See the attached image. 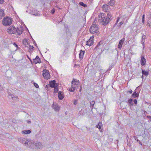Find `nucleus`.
I'll return each mask as SVG.
<instances>
[{
	"instance_id": "obj_1",
	"label": "nucleus",
	"mask_w": 151,
	"mask_h": 151,
	"mask_svg": "<svg viewBox=\"0 0 151 151\" xmlns=\"http://www.w3.org/2000/svg\"><path fill=\"white\" fill-rule=\"evenodd\" d=\"M111 17L110 13L108 14L107 16H105L104 14L102 13L99 16V22L102 23L103 25H105L111 21Z\"/></svg>"
},
{
	"instance_id": "obj_2",
	"label": "nucleus",
	"mask_w": 151,
	"mask_h": 151,
	"mask_svg": "<svg viewBox=\"0 0 151 151\" xmlns=\"http://www.w3.org/2000/svg\"><path fill=\"white\" fill-rule=\"evenodd\" d=\"M43 145L42 144L38 141H31L30 147L33 149H39L42 148Z\"/></svg>"
},
{
	"instance_id": "obj_3",
	"label": "nucleus",
	"mask_w": 151,
	"mask_h": 151,
	"mask_svg": "<svg viewBox=\"0 0 151 151\" xmlns=\"http://www.w3.org/2000/svg\"><path fill=\"white\" fill-rule=\"evenodd\" d=\"M79 81H77L76 79H73L71 82V88H69V91L70 92H73L79 86Z\"/></svg>"
},
{
	"instance_id": "obj_4",
	"label": "nucleus",
	"mask_w": 151,
	"mask_h": 151,
	"mask_svg": "<svg viewBox=\"0 0 151 151\" xmlns=\"http://www.w3.org/2000/svg\"><path fill=\"white\" fill-rule=\"evenodd\" d=\"M18 140L21 143L24 144L26 146L30 147L31 141L29 140L26 138L20 137L18 139Z\"/></svg>"
},
{
	"instance_id": "obj_5",
	"label": "nucleus",
	"mask_w": 151,
	"mask_h": 151,
	"mask_svg": "<svg viewBox=\"0 0 151 151\" xmlns=\"http://www.w3.org/2000/svg\"><path fill=\"white\" fill-rule=\"evenodd\" d=\"M12 20L10 17H7L4 18L2 21V24L5 26L10 25L12 24Z\"/></svg>"
},
{
	"instance_id": "obj_6",
	"label": "nucleus",
	"mask_w": 151,
	"mask_h": 151,
	"mask_svg": "<svg viewBox=\"0 0 151 151\" xmlns=\"http://www.w3.org/2000/svg\"><path fill=\"white\" fill-rule=\"evenodd\" d=\"M98 26L93 23L92 26L90 29V32L93 34L96 33V34H99V31H98Z\"/></svg>"
},
{
	"instance_id": "obj_7",
	"label": "nucleus",
	"mask_w": 151,
	"mask_h": 151,
	"mask_svg": "<svg viewBox=\"0 0 151 151\" xmlns=\"http://www.w3.org/2000/svg\"><path fill=\"white\" fill-rule=\"evenodd\" d=\"M43 76L45 79L48 80L49 79L50 75L49 71L46 69L43 70Z\"/></svg>"
},
{
	"instance_id": "obj_8",
	"label": "nucleus",
	"mask_w": 151,
	"mask_h": 151,
	"mask_svg": "<svg viewBox=\"0 0 151 151\" xmlns=\"http://www.w3.org/2000/svg\"><path fill=\"white\" fill-rule=\"evenodd\" d=\"M16 28L13 26H11L7 29L8 33L10 34L15 33L16 32Z\"/></svg>"
},
{
	"instance_id": "obj_9",
	"label": "nucleus",
	"mask_w": 151,
	"mask_h": 151,
	"mask_svg": "<svg viewBox=\"0 0 151 151\" xmlns=\"http://www.w3.org/2000/svg\"><path fill=\"white\" fill-rule=\"evenodd\" d=\"M94 37H92L90 38L89 40L87 41L86 42V45L91 46L94 43L93 39Z\"/></svg>"
},
{
	"instance_id": "obj_10",
	"label": "nucleus",
	"mask_w": 151,
	"mask_h": 151,
	"mask_svg": "<svg viewBox=\"0 0 151 151\" xmlns=\"http://www.w3.org/2000/svg\"><path fill=\"white\" fill-rule=\"evenodd\" d=\"M102 8L104 11L106 12H108L110 10L109 7L108 5H104L103 6Z\"/></svg>"
},
{
	"instance_id": "obj_11",
	"label": "nucleus",
	"mask_w": 151,
	"mask_h": 151,
	"mask_svg": "<svg viewBox=\"0 0 151 151\" xmlns=\"http://www.w3.org/2000/svg\"><path fill=\"white\" fill-rule=\"evenodd\" d=\"M16 32L19 35L21 34L23 32V28L21 27L17 28L16 29Z\"/></svg>"
},
{
	"instance_id": "obj_12",
	"label": "nucleus",
	"mask_w": 151,
	"mask_h": 151,
	"mask_svg": "<svg viewBox=\"0 0 151 151\" xmlns=\"http://www.w3.org/2000/svg\"><path fill=\"white\" fill-rule=\"evenodd\" d=\"M125 39L123 38L119 42L118 45V48L119 49H121L122 47V45Z\"/></svg>"
},
{
	"instance_id": "obj_13",
	"label": "nucleus",
	"mask_w": 151,
	"mask_h": 151,
	"mask_svg": "<svg viewBox=\"0 0 151 151\" xmlns=\"http://www.w3.org/2000/svg\"><path fill=\"white\" fill-rule=\"evenodd\" d=\"M58 97L59 99L62 100L64 97L63 93V92L59 91L58 93Z\"/></svg>"
},
{
	"instance_id": "obj_14",
	"label": "nucleus",
	"mask_w": 151,
	"mask_h": 151,
	"mask_svg": "<svg viewBox=\"0 0 151 151\" xmlns=\"http://www.w3.org/2000/svg\"><path fill=\"white\" fill-rule=\"evenodd\" d=\"M50 86L52 88H54L57 87L56 84L55 83V80L50 81L49 82Z\"/></svg>"
},
{
	"instance_id": "obj_15",
	"label": "nucleus",
	"mask_w": 151,
	"mask_h": 151,
	"mask_svg": "<svg viewBox=\"0 0 151 151\" xmlns=\"http://www.w3.org/2000/svg\"><path fill=\"white\" fill-rule=\"evenodd\" d=\"M52 107H53L55 111H58L60 109V107L57 105H52Z\"/></svg>"
},
{
	"instance_id": "obj_16",
	"label": "nucleus",
	"mask_w": 151,
	"mask_h": 151,
	"mask_svg": "<svg viewBox=\"0 0 151 151\" xmlns=\"http://www.w3.org/2000/svg\"><path fill=\"white\" fill-rule=\"evenodd\" d=\"M35 63H41L39 57L37 56L34 60Z\"/></svg>"
},
{
	"instance_id": "obj_17",
	"label": "nucleus",
	"mask_w": 151,
	"mask_h": 151,
	"mask_svg": "<svg viewBox=\"0 0 151 151\" xmlns=\"http://www.w3.org/2000/svg\"><path fill=\"white\" fill-rule=\"evenodd\" d=\"M146 60L145 58L143 57H141V65H144L146 63Z\"/></svg>"
},
{
	"instance_id": "obj_18",
	"label": "nucleus",
	"mask_w": 151,
	"mask_h": 151,
	"mask_svg": "<svg viewBox=\"0 0 151 151\" xmlns=\"http://www.w3.org/2000/svg\"><path fill=\"white\" fill-rule=\"evenodd\" d=\"M84 53V51L81 50L79 53V58L80 59L82 60L83 58Z\"/></svg>"
},
{
	"instance_id": "obj_19",
	"label": "nucleus",
	"mask_w": 151,
	"mask_h": 151,
	"mask_svg": "<svg viewBox=\"0 0 151 151\" xmlns=\"http://www.w3.org/2000/svg\"><path fill=\"white\" fill-rule=\"evenodd\" d=\"M115 1L114 0H111L108 3V5L109 6H113L114 4Z\"/></svg>"
},
{
	"instance_id": "obj_20",
	"label": "nucleus",
	"mask_w": 151,
	"mask_h": 151,
	"mask_svg": "<svg viewBox=\"0 0 151 151\" xmlns=\"http://www.w3.org/2000/svg\"><path fill=\"white\" fill-rule=\"evenodd\" d=\"M31 131L30 130H23L22 132V133L24 134H28L31 133Z\"/></svg>"
},
{
	"instance_id": "obj_21",
	"label": "nucleus",
	"mask_w": 151,
	"mask_h": 151,
	"mask_svg": "<svg viewBox=\"0 0 151 151\" xmlns=\"http://www.w3.org/2000/svg\"><path fill=\"white\" fill-rule=\"evenodd\" d=\"M3 10H0V19L2 18V17L4 16V13Z\"/></svg>"
},
{
	"instance_id": "obj_22",
	"label": "nucleus",
	"mask_w": 151,
	"mask_h": 151,
	"mask_svg": "<svg viewBox=\"0 0 151 151\" xmlns=\"http://www.w3.org/2000/svg\"><path fill=\"white\" fill-rule=\"evenodd\" d=\"M145 38H146L145 35H143L142 36L141 42H142V44L143 45V47L144 46L145 39Z\"/></svg>"
},
{
	"instance_id": "obj_23",
	"label": "nucleus",
	"mask_w": 151,
	"mask_h": 151,
	"mask_svg": "<svg viewBox=\"0 0 151 151\" xmlns=\"http://www.w3.org/2000/svg\"><path fill=\"white\" fill-rule=\"evenodd\" d=\"M139 96V94L136 93V92H134L132 95V98H135L136 97H138Z\"/></svg>"
},
{
	"instance_id": "obj_24",
	"label": "nucleus",
	"mask_w": 151,
	"mask_h": 151,
	"mask_svg": "<svg viewBox=\"0 0 151 151\" xmlns=\"http://www.w3.org/2000/svg\"><path fill=\"white\" fill-rule=\"evenodd\" d=\"M142 73L143 75L147 76L148 75L149 73L148 71H145V70H142Z\"/></svg>"
},
{
	"instance_id": "obj_25",
	"label": "nucleus",
	"mask_w": 151,
	"mask_h": 151,
	"mask_svg": "<svg viewBox=\"0 0 151 151\" xmlns=\"http://www.w3.org/2000/svg\"><path fill=\"white\" fill-rule=\"evenodd\" d=\"M103 43V41H101L100 42H99L98 45H97V46L95 47V49H98L100 45H102Z\"/></svg>"
},
{
	"instance_id": "obj_26",
	"label": "nucleus",
	"mask_w": 151,
	"mask_h": 151,
	"mask_svg": "<svg viewBox=\"0 0 151 151\" xmlns=\"http://www.w3.org/2000/svg\"><path fill=\"white\" fill-rule=\"evenodd\" d=\"M95 104V101H92L90 102V107L92 109L93 108V106Z\"/></svg>"
},
{
	"instance_id": "obj_27",
	"label": "nucleus",
	"mask_w": 151,
	"mask_h": 151,
	"mask_svg": "<svg viewBox=\"0 0 151 151\" xmlns=\"http://www.w3.org/2000/svg\"><path fill=\"white\" fill-rule=\"evenodd\" d=\"M132 99H129L128 100V103L130 106H133V103H132Z\"/></svg>"
},
{
	"instance_id": "obj_28",
	"label": "nucleus",
	"mask_w": 151,
	"mask_h": 151,
	"mask_svg": "<svg viewBox=\"0 0 151 151\" xmlns=\"http://www.w3.org/2000/svg\"><path fill=\"white\" fill-rule=\"evenodd\" d=\"M79 4L81 6H83L84 7H86L87 6H86V5L84 4L83 2H80L79 3Z\"/></svg>"
},
{
	"instance_id": "obj_29",
	"label": "nucleus",
	"mask_w": 151,
	"mask_h": 151,
	"mask_svg": "<svg viewBox=\"0 0 151 151\" xmlns=\"http://www.w3.org/2000/svg\"><path fill=\"white\" fill-rule=\"evenodd\" d=\"M102 126V123H99L98 124V125H96V127L97 128H99H99L100 129L101 128V127Z\"/></svg>"
},
{
	"instance_id": "obj_30",
	"label": "nucleus",
	"mask_w": 151,
	"mask_h": 151,
	"mask_svg": "<svg viewBox=\"0 0 151 151\" xmlns=\"http://www.w3.org/2000/svg\"><path fill=\"white\" fill-rule=\"evenodd\" d=\"M134 137V138L139 143V144H141V145H142V144L141 142H140V140H138V138H137V137Z\"/></svg>"
},
{
	"instance_id": "obj_31",
	"label": "nucleus",
	"mask_w": 151,
	"mask_h": 151,
	"mask_svg": "<svg viewBox=\"0 0 151 151\" xmlns=\"http://www.w3.org/2000/svg\"><path fill=\"white\" fill-rule=\"evenodd\" d=\"M54 92L55 93H57L58 91V88L57 87H54Z\"/></svg>"
},
{
	"instance_id": "obj_32",
	"label": "nucleus",
	"mask_w": 151,
	"mask_h": 151,
	"mask_svg": "<svg viewBox=\"0 0 151 151\" xmlns=\"http://www.w3.org/2000/svg\"><path fill=\"white\" fill-rule=\"evenodd\" d=\"M34 85L35 86L36 88H38L39 87V86L38 85L35 83H34Z\"/></svg>"
},
{
	"instance_id": "obj_33",
	"label": "nucleus",
	"mask_w": 151,
	"mask_h": 151,
	"mask_svg": "<svg viewBox=\"0 0 151 151\" xmlns=\"http://www.w3.org/2000/svg\"><path fill=\"white\" fill-rule=\"evenodd\" d=\"M34 48V47L33 46H31V45L29 46V49H30V50H33V49Z\"/></svg>"
},
{
	"instance_id": "obj_34",
	"label": "nucleus",
	"mask_w": 151,
	"mask_h": 151,
	"mask_svg": "<svg viewBox=\"0 0 151 151\" xmlns=\"http://www.w3.org/2000/svg\"><path fill=\"white\" fill-rule=\"evenodd\" d=\"M132 92V90L130 89L129 91H127V93H129L130 94H131Z\"/></svg>"
},
{
	"instance_id": "obj_35",
	"label": "nucleus",
	"mask_w": 151,
	"mask_h": 151,
	"mask_svg": "<svg viewBox=\"0 0 151 151\" xmlns=\"http://www.w3.org/2000/svg\"><path fill=\"white\" fill-rule=\"evenodd\" d=\"M144 17H145V15H143L142 16V22L143 23L144 22Z\"/></svg>"
},
{
	"instance_id": "obj_36",
	"label": "nucleus",
	"mask_w": 151,
	"mask_h": 151,
	"mask_svg": "<svg viewBox=\"0 0 151 151\" xmlns=\"http://www.w3.org/2000/svg\"><path fill=\"white\" fill-rule=\"evenodd\" d=\"M27 40L26 39H25L23 41V43L24 44H26L27 42Z\"/></svg>"
},
{
	"instance_id": "obj_37",
	"label": "nucleus",
	"mask_w": 151,
	"mask_h": 151,
	"mask_svg": "<svg viewBox=\"0 0 151 151\" xmlns=\"http://www.w3.org/2000/svg\"><path fill=\"white\" fill-rule=\"evenodd\" d=\"M55 12V10L54 9H52L51 11V12L52 14H54V13Z\"/></svg>"
},
{
	"instance_id": "obj_38",
	"label": "nucleus",
	"mask_w": 151,
	"mask_h": 151,
	"mask_svg": "<svg viewBox=\"0 0 151 151\" xmlns=\"http://www.w3.org/2000/svg\"><path fill=\"white\" fill-rule=\"evenodd\" d=\"M120 19V18H119V17H118V18H117V20L116 22V23H115V25L116 24H117V23L118 22L119 20V19Z\"/></svg>"
},
{
	"instance_id": "obj_39",
	"label": "nucleus",
	"mask_w": 151,
	"mask_h": 151,
	"mask_svg": "<svg viewBox=\"0 0 151 151\" xmlns=\"http://www.w3.org/2000/svg\"><path fill=\"white\" fill-rule=\"evenodd\" d=\"M134 103L135 104H137V100L136 99H134Z\"/></svg>"
},
{
	"instance_id": "obj_40",
	"label": "nucleus",
	"mask_w": 151,
	"mask_h": 151,
	"mask_svg": "<svg viewBox=\"0 0 151 151\" xmlns=\"http://www.w3.org/2000/svg\"><path fill=\"white\" fill-rule=\"evenodd\" d=\"M27 123L28 124H31V121L29 120H27Z\"/></svg>"
},
{
	"instance_id": "obj_41",
	"label": "nucleus",
	"mask_w": 151,
	"mask_h": 151,
	"mask_svg": "<svg viewBox=\"0 0 151 151\" xmlns=\"http://www.w3.org/2000/svg\"><path fill=\"white\" fill-rule=\"evenodd\" d=\"M123 22H120V23H119V24H120V25L119 26V27H120V26H121V25L122 24H123Z\"/></svg>"
},
{
	"instance_id": "obj_42",
	"label": "nucleus",
	"mask_w": 151,
	"mask_h": 151,
	"mask_svg": "<svg viewBox=\"0 0 151 151\" xmlns=\"http://www.w3.org/2000/svg\"><path fill=\"white\" fill-rule=\"evenodd\" d=\"M4 2V0H0V4H2Z\"/></svg>"
},
{
	"instance_id": "obj_43",
	"label": "nucleus",
	"mask_w": 151,
	"mask_h": 151,
	"mask_svg": "<svg viewBox=\"0 0 151 151\" xmlns=\"http://www.w3.org/2000/svg\"><path fill=\"white\" fill-rule=\"evenodd\" d=\"M9 95L11 96V98H14L15 97L13 95L11 94V95Z\"/></svg>"
},
{
	"instance_id": "obj_44",
	"label": "nucleus",
	"mask_w": 151,
	"mask_h": 151,
	"mask_svg": "<svg viewBox=\"0 0 151 151\" xmlns=\"http://www.w3.org/2000/svg\"><path fill=\"white\" fill-rule=\"evenodd\" d=\"M13 45L17 47H18L17 45V44L15 42L14 43Z\"/></svg>"
},
{
	"instance_id": "obj_45",
	"label": "nucleus",
	"mask_w": 151,
	"mask_h": 151,
	"mask_svg": "<svg viewBox=\"0 0 151 151\" xmlns=\"http://www.w3.org/2000/svg\"><path fill=\"white\" fill-rule=\"evenodd\" d=\"M0 89L1 90H3V87L1 85L0 86Z\"/></svg>"
},
{
	"instance_id": "obj_46",
	"label": "nucleus",
	"mask_w": 151,
	"mask_h": 151,
	"mask_svg": "<svg viewBox=\"0 0 151 151\" xmlns=\"http://www.w3.org/2000/svg\"><path fill=\"white\" fill-rule=\"evenodd\" d=\"M147 117L148 119H150L151 118V116H147Z\"/></svg>"
},
{
	"instance_id": "obj_47",
	"label": "nucleus",
	"mask_w": 151,
	"mask_h": 151,
	"mask_svg": "<svg viewBox=\"0 0 151 151\" xmlns=\"http://www.w3.org/2000/svg\"><path fill=\"white\" fill-rule=\"evenodd\" d=\"M77 103L76 102H75L74 103V104H75V105H76Z\"/></svg>"
},
{
	"instance_id": "obj_48",
	"label": "nucleus",
	"mask_w": 151,
	"mask_h": 151,
	"mask_svg": "<svg viewBox=\"0 0 151 151\" xmlns=\"http://www.w3.org/2000/svg\"><path fill=\"white\" fill-rule=\"evenodd\" d=\"M34 15H38V14H34Z\"/></svg>"
},
{
	"instance_id": "obj_49",
	"label": "nucleus",
	"mask_w": 151,
	"mask_h": 151,
	"mask_svg": "<svg viewBox=\"0 0 151 151\" xmlns=\"http://www.w3.org/2000/svg\"><path fill=\"white\" fill-rule=\"evenodd\" d=\"M49 86V85H46V86H47H47Z\"/></svg>"
},
{
	"instance_id": "obj_50",
	"label": "nucleus",
	"mask_w": 151,
	"mask_h": 151,
	"mask_svg": "<svg viewBox=\"0 0 151 151\" xmlns=\"http://www.w3.org/2000/svg\"><path fill=\"white\" fill-rule=\"evenodd\" d=\"M35 46H37V44H35Z\"/></svg>"
},
{
	"instance_id": "obj_51",
	"label": "nucleus",
	"mask_w": 151,
	"mask_h": 151,
	"mask_svg": "<svg viewBox=\"0 0 151 151\" xmlns=\"http://www.w3.org/2000/svg\"><path fill=\"white\" fill-rule=\"evenodd\" d=\"M15 98H17V96H16V97H15Z\"/></svg>"
},
{
	"instance_id": "obj_52",
	"label": "nucleus",
	"mask_w": 151,
	"mask_h": 151,
	"mask_svg": "<svg viewBox=\"0 0 151 151\" xmlns=\"http://www.w3.org/2000/svg\"><path fill=\"white\" fill-rule=\"evenodd\" d=\"M143 76V75H142V78Z\"/></svg>"
}]
</instances>
